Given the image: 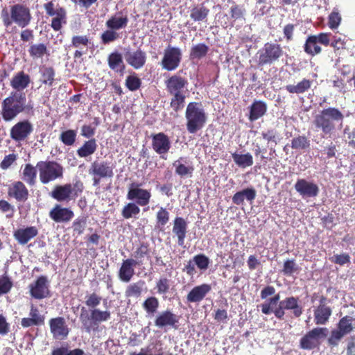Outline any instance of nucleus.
<instances>
[{"instance_id":"1","label":"nucleus","mask_w":355,"mask_h":355,"mask_svg":"<svg viewBox=\"0 0 355 355\" xmlns=\"http://www.w3.org/2000/svg\"><path fill=\"white\" fill-rule=\"evenodd\" d=\"M343 120L344 115L338 108L328 107L316 114L312 123L323 138H329L336 132L338 125L342 126Z\"/></svg>"},{"instance_id":"2","label":"nucleus","mask_w":355,"mask_h":355,"mask_svg":"<svg viewBox=\"0 0 355 355\" xmlns=\"http://www.w3.org/2000/svg\"><path fill=\"white\" fill-rule=\"evenodd\" d=\"M26 101L24 93L12 92L1 103V115L3 120L6 122L11 121L20 113L32 111L33 105Z\"/></svg>"},{"instance_id":"3","label":"nucleus","mask_w":355,"mask_h":355,"mask_svg":"<svg viewBox=\"0 0 355 355\" xmlns=\"http://www.w3.org/2000/svg\"><path fill=\"white\" fill-rule=\"evenodd\" d=\"M1 18L6 27H9L15 24L24 28L30 24L32 16L31 10L27 6L17 3L10 6V12L7 8H3L1 12Z\"/></svg>"},{"instance_id":"4","label":"nucleus","mask_w":355,"mask_h":355,"mask_svg":"<svg viewBox=\"0 0 355 355\" xmlns=\"http://www.w3.org/2000/svg\"><path fill=\"white\" fill-rule=\"evenodd\" d=\"M111 318V313L107 310L99 309H92L90 314L87 313L85 307L81 309L80 320L86 332L98 331L99 324L101 322L109 320Z\"/></svg>"},{"instance_id":"5","label":"nucleus","mask_w":355,"mask_h":355,"mask_svg":"<svg viewBox=\"0 0 355 355\" xmlns=\"http://www.w3.org/2000/svg\"><path fill=\"white\" fill-rule=\"evenodd\" d=\"M84 189L83 181L80 179H76L73 184L67 183L63 185H55L51 192V196L58 202H69L80 196Z\"/></svg>"},{"instance_id":"6","label":"nucleus","mask_w":355,"mask_h":355,"mask_svg":"<svg viewBox=\"0 0 355 355\" xmlns=\"http://www.w3.org/2000/svg\"><path fill=\"white\" fill-rule=\"evenodd\" d=\"M200 105V103L198 102H191L187 105L185 112L187 129L191 134L201 130L206 123L207 116Z\"/></svg>"},{"instance_id":"7","label":"nucleus","mask_w":355,"mask_h":355,"mask_svg":"<svg viewBox=\"0 0 355 355\" xmlns=\"http://www.w3.org/2000/svg\"><path fill=\"white\" fill-rule=\"evenodd\" d=\"M36 168L39 171L40 180L43 184L63 178L64 168L55 161H39L36 164Z\"/></svg>"},{"instance_id":"8","label":"nucleus","mask_w":355,"mask_h":355,"mask_svg":"<svg viewBox=\"0 0 355 355\" xmlns=\"http://www.w3.org/2000/svg\"><path fill=\"white\" fill-rule=\"evenodd\" d=\"M114 168V164L107 161H94L92 163L89 174L92 177L93 186H98L102 180L112 178Z\"/></svg>"},{"instance_id":"9","label":"nucleus","mask_w":355,"mask_h":355,"mask_svg":"<svg viewBox=\"0 0 355 355\" xmlns=\"http://www.w3.org/2000/svg\"><path fill=\"white\" fill-rule=\"evenodd\" d=\"M259 66L272 64L283 56L284 51L280 44L273 42H266L258 51Z\"/></svg>"},{"instance_id":"10","label":"nucleus","mask_w":355,"mask_h":355,"mask_svg":"<svg viewBox=\"0 0 355 355\" xmlns=\"http://www.w3.org/2000/svg\"><path fill=\"white\" fill-rule=\"evenodd\" d=\"M328 334L326 327H315L308 331L300 340V347L303 349L311 350L318 347L321 340Z\"/></svg>"},{"instance_id":"11","label":"nucleus","mask_w":355,"mask_h":355,"mask_svg":"<svg viewBox=\"0 0 355 355\" xmlns=\"http://www.w3.org/2000/svg\"><path fill=\"white\" fill-rule=\"evenodd\" d=\"M44 8L48 16L52 17L51 26L55 31L61 30L62 25L67 23V11L63 8L55 4L53 1H49L44 4Z\"/></svg>"},{"instance_id":"12","label":"nucleus","mask_w":355,"mask_h":355,"mask_svg":"<svg viewBox=\"0 0 355 355\" xmlns=\"http://www.w3.org/2000/svg\"><path fill=\"white\" fill-rule=\"evenodd\" d=\"M181 50L175 46L168 45L164 50L161 65L162 69L171 71L175 70L181 62Z\"/></svg>"},{"instance_id":"13","label":"nucleus","mask_w":355,"mask_h":355,"mask_svg":"<svg viewBox=\"0 0 355 355\" xmlns=\"http://www.w3.org/2000/svg\"><path fill=\"white\" fill-rule=\"evenodd\" d=\"M141 186V184L137 182L131 183L128 188L127 199L129 200H135L136 204L144 207L149 204L151 193L150 191L141 189L140 187Z\"/></svg>"},{"instance_id":"14","label":"nucleus","mask_w":355,"mask_h":355,"mask_svg":"<svg viewBox=\"0 0 355 355\" xmlns=\"http://www.w3.org/2000/svg\"><path fill=\"white\" fill-rule=\"evenodd\" d=\"M327 297L320 296L319 304L313 309L314 322L316 325L326 324L332 315V309L327 305Z\"/></svg>"},{"instance_id":"15","label":"nucleus","mask_w":355,"mask_h":355,"mask_svg":"<svg viewBox=\"0 0 355 355\" xmlns=\"http://www.w3.org/2000/svg\"><path fill=\"white\" fill-rule=\"evenodd\" d=\"M51 333L54 339L64 340L69 334V328L63 317H56L49 321Z\"/></svg>"},{"instance_id":"16","label":"nucleus","mask_w":355,"mask_h":355,"mask_svg":"<svg viewBox=\"0 0 355 355\" xmlns=\"http://www.w3.org/2000/svg\"><path fill=\"white\" fill-rule=\"evenodd\" d=\"M33 125L28 120L15 123L10 130V136L17 142L24 141L33 132Z\"/></svg>"},{"instance_id":"17","label":"nucleus","mask_w":355,"mask_h":355,"mask_svg":"<svg viewBox=\"0 0 355 355\" xmlns=\"http://www.w3.org/2000/svg\"><path fill=\"white\" fill-rule=\"evenodd\" d=\"M8 196L18 203H24L29 198V191L25 184L20 180L13 182L8 188Z\"/></svg>"},{"instance_id":"18","label":"nucleus","mask_w":355,"mask_h":355,"mask_svg":"<svg viewBox=\"0 0 355 355\" xmlns=\"http://www.w3.org/2000/svg\"><path fill=\"white\" fill-rule=\"evenodd\" d=\"M179 317L169 309L159 313L154 320L155 325L159 329L166 327L177 329Z\"/></svg>"},{"instance_id":"19","label":"nucleus","mask_w":355,"mask_h":355,"mask_svg":"<svg viewBox=\"0 0 355 355\" xmlns=\"http://www.w3.org/2000/svg\"><path fill=\"white\" fill-rule=\"evenodd\" d=\"M152 139V148L153 150L158 155H162L168 153L171 144L168 135L164 132H159L153 134ZM164 158L163 156H161Z\"/></svg>"},{"instance_id":"20","label":"nucleus","mask_w":355,"mask_h":355,"mask_svg":"<svg viewBox=\"0 0 355 355\" xmlns=\"http://www.w3.org/2000/svg\"><path fill=\"white\" fill-rule=\"evenodd\" d=\"M188 84L187 78L178 74L171 76L165 81L168 94L185 93Z\"/></svg>"},{"instance_id":"21","label":"nucleus","mask_w":355,"mask_h":355,"mask_svg":"<svg viewBox=\"0 0 355 355\" xmlns=\"http://www.w3.org/2000/svg\"><path fill=\"white\" fill-rule=\"evenodd\" d=\"M74 216L73 211L69 207H63L60 205L56 204L49 211V217L54 222L68 223Z\"/></svg>"},{"instance_id":"22","label":"nucleus","mask_w":355,"mask_h":355,"mask_svg":"<svg viewBox=\"0 0 355 355\" xmlns=\"http://www.w3.org/2000/svg\"><path fill=\"white\" fill-rule=\"evenodd\" d=\"M295 189L302 197H315L319 193L318 186L316 184L312 182H309L305 179H298L295 182Z\"/></svg>"},{"instance_id":"23","label":"nucleus","mask_w":355,"mask_h":355,"mask_svg":"<svg viewBox=\"0 0 355 355\" xmlns=\"http://www.w3.org/2000/svg\"><path fill=\"white\" fill-rule=\"evenodd\" d=\"M228 2L232 3L229 11L231 21H225L224 23L221 21L222 26L224 28L232 27L234 26V22L236 21H244L245 19L246 10L243 6L237 4L232 0H228Z\"/></svg>"},{"instance_id":"24","label":"nucleus","mask_w":355,"mask_h":355,"mask_svg":"<svg viewBox=\"0 0 355 355\" xmlns=\"http://www.w3.org/2000/svg\"><path fill=\"white\" fill-rule=\"evenodd\" d=\"M30 292L31 296L35 299L40 300L46 297L49 293L46 277L42 275L31 284Z\"/></svg>"},{"instance_id":"25","label":"nucleus","mask_w":355,"mask_h":355,"mask_svg":"<svg viewBox=\"0 0 355 355\" xmlns=\"http://www.w3.org/2000/svg\"><path fill=\"white\" fill-rule=\"evenodd\" d=\"M90 40L87 35H73L69 47L76 49L74 52V58H80L83 54L87 53Z\"/></svg>"},{"instance_id":"26","label":"nucleus","mask_w":355,"mask_h":355,"mask_svg":"<svg viewBox=\"0 0 355 355\" xmlns=\"http://www.w3.org/2000/svg\"><path fill=\"white\" fill-rule=\"evenodd\" d=\"M45 317L42 315L39 309L33 304L31 306L29 317L23 318L21 320V325L24 328L44 324Z\"/></svg>"},{"instance_id":"27","label":"nucleus","mask_w":355,"mask_h":355,"mask_svg":"<svg viewBox=\"0 0 355 355\" xmlns=\"http://www.w3.org/2000/svg\"><path fill=\"white\" fill-rule=\"evenodd\" d=\"M211 290V286L208 284L196 286L189 292L187 300L190 303H198L206 297Z\"/></svg>"},{"instance_id":"28","label":"nucleus","mask_w":355,"mask_h":355,"mask_svg":"<svg viewBox=\"0 0 355 355\" xmlns=\"http://www.w3.org/2000/svg\"><path fill=\"white\" fill-rule=\"evenodd\" d=\"M139 263L132 258L123 260L119 270V279L124 282H130L135 275V267Z\"/></svg>"},{"instance_id":"29","label":"nucleus","mask_w":355,"mask_h":355,"mask_svg":"<svg viewBox=\"0 0 355 355\" xmlns=\"http://www.w3.org/2000/svg\"><path fill=\"white\" fill-rule=\"evenodd\" d=\"M37 234V228L35 226H30L17 229L14 232L13 236L19 244L25 245Z\"/></svg>"},{"instance_id":"30","label":"nucleus","mask_w":355,"mask_h":355,"mask_svg":"<svg viewBox=\"0 0 355 355\" xmlns=\"http://www.w3.org/2000/svg\"><path fill=\"white\" fill-rule=\"evenodd\" d=\"M125 58L127 62L135 69L144 67L146 61V53L140 49L134 52H126Z\"/></svg>"},{"instance_id":"31","label":"nucleus","mask_w":355,"mask_h":355,"mask_svg":"<svg viewBox=\"0 0 355 355\" xmlns=\"http://www.w3.org/2000/svg\"><path fill=\"white\" fill-rule=\"evenodd\" d=\"M173 233L178 238V243L182 246L187 233V223L182 217H175L173 220Z\"/></svg>"},{"instance_id":"32","label":"nucleus","mask_w":355,"mask_h":355,"mask_svg":"<svg viewBox=\"0 0 355 355\" xmlns=\"http://www.w3.org/2000/svg\"><path fill=\"white\" fill-rule=\"evenodd\" d=\"M209 12L210 10L204 3H199L191 8L189 17L194 22H206Z\"/></svg>"},{"instance_id":"33","label":"nucleus","mask_w":355,"mask_h":355,"mask_svg":"<svg viewBox=\"0 0 355 355\" xmlns=\"http://www.w3.org/2000/svg\"><path fill=\"white\" fill-rule=\"evenodd\" d=\"M107 64L109 67L116 73L123 74L125 68V65L123 60L122 55L114 51L109 54L107 57Z\"/></svg>"},{"instance_id":"34","label":"nucleus","mask_w":355,"mask_h":355,"mask_svg":"<svg viewBox=\"0 0 355 355\" xmlns=\"http://www.w3.org/2000/svg\"><path fill=\"white\" fill-rule=\"evenodd\" d=\"M286 310H291L295 318H299L303 313V308L299 304V298L297 297H288L279 302Z\"/></svg>"},{"instance_id":"35","label":"nucleus","mask_w":355,"mask_h":355,"mask_svg":"<svg viewBox=\"0 0 355 355\" xmlns=\"http://www.w3.org/2000/svg\"><path fill=\"white\" fill-rule=\"evenodd\" d=\"M257 196L256 190L253 187L246 188L238 191L232 196V202L236 205H243L245 199L249 202H252Z\"/></svg>"},{"instance_id":"36","label":"nucleus","mask_w":355,"mask_h":355,"mask_svg":"<svg viewBox=\"0 0 355 355\" xmlns=\"http://www.w3.org/2000/svg\"><path fill=\"white\" fill-rule=\"evenodd\" d=\"M267 112V105L262 101H254L250 107L248 119L254 121L262 117Z\"/></svg>"},{"instance_id":"37","label":"nucleus","mask_w":355,"mask_h":355,"mask_svg":"<svg viewBox=\"0 0 355 355\" xmlns=\"http://www.w3.org/2000/svg\"><path fill=\"white\" fill-rule=\"evenodd\" d=\"M133 257L135 261L139 262L137 266H141L144 262L143 259L146 258L147 259H150V248L148 243H141L135 249L133 252Z\"/></svg>"},{"instance_id":"38","label":"nucleus","mask_w":355,"mask_h":355,"mask_svg":"<svg viewBox=\"0 0 355 355\" xmlns=\"http://www.w3.org/2000/svg\"><path fill=\"white\" fill-rule=\"evenodd\" d=\"M30 81V76L24 71H20L13 76L10 85L13 89L19 91L26 88Z\"/></svg>"},{"instance_id":"39","label":"nucleus","mask_w":355,"mask_h":355,"mask_svg":"<svg viewBox=\"0 0 355 355\" xmlns=\"http://www.w3.org/2000/svg\"><path fill=\"white\" fill-rule=\"evenodd\" d=\"M37 170L36 166L31 164H25L21 173L22 180L29 186H34L36 183Z\"/></svg>"},{"instance_id":"40","label":"nucleus","mask_w":355,"mask_h":355,"mask_svg":"<svg viewBox=\"0 0 355 355\" xmlns=\"http://www.w3.org/2000/svg\"><path fill=\"white\" fill-rule=\"evenodd\" d=\"M97 148L96 141L92 138L85 141L83 145L77 150V155L80 157H86L95 153Z\"/></svg>"},{"instance_id":"41","label":"nucleus","mask_w":355,"mask_h":355,"mask_svg":"<svg viewBox=\"0 0 355 355\" xmlns=\"http://www.w3.org/2000/svg\"><path fill=\"white\" fill-rule=\"evenodd\" d=\"M128 23V18L127 16L117 17L116 16L111 17L105 22V26L107 28L114 31L125 28Z\"/></svg>"},{"instance_id":"42","label":"nucleus","mask_w":355,"mask_h":355,"mask_svg":"<svg viewBox=\"0 0 355 355\" xmlns=\"http://www.w3.org/2000/svg\"><path fill=\"white\" fill-rule=\"evenodd\" d=\"M304 50L311 56H314L321 52L322 49L318 44L316 35H311L307 37L304 45Z\"/></svg>"},{"instance_id":"43","label":"nucleus","mask_w":355,"mask_h":355,"mask_svg":"<svg viewBox=\"0 0 355 355\" xmlns=\"http://www.w3.org/2000/svg\"><path fill=\"white\" fill-rule=\"evenodd\" d=\"M159 301L155 296L148 297L142 303V308L148 315H153L157 312Z\"/></svg>"},{"instance_id":"44","label":"nucleus","mask_w":355,"mask_h":355,"mask_svg":"<svg viewBox=\"0 0 355 355\" xmlns=\"http://www.w3.org/2000/svg\"><path fill=\"white\" fill-rule=\"evenodd\" d=\"M311 86V81L304 78L296 85H288L286 86V89L291 94H302L310 89Z\"/></svg>"},{"instance_id":"45","label":"nucleus","mask_w":355,"mask_h":355,"mask_svg":"<svg viewBox=\"0 0 355 355\" xmlns=\"http://www.w3.org/2000/svg\"><path fill=\"white\" fill-rule=\"evenodd\" d=\"M41 82L42 84L52 86L54 80L55 71L52 67H42L40 68Z\"/></svg>"},{"instance_id":"46","label":"nucleus","mask_w":355,"mask_h":355,"mask_svg":"<svg viewBox=\"0 0 355 355\" xmlns=\"http://www.w3.org/2000/svg\"><path fill=\"white\" fill-rule=\"evenodd\" d=\"M209 51V46L205 43H199L193 46L191 49L189 57L190 59L200 60L206 56Z\"/></svg>"},{"instance_id":"47","label":"nucleus","mask_w":355,"mask_h":355,"mask_svg":"<svg viewBox=\"0 0 355 355\" xmlns=\"http://www.w3.org/2000/svg\"><path fill=\"white\" fill-rule=\"evenodd\" d=\"M171 96L170 106L175 112L182 110L185 104V93L169 94Z\"/></svg>"},{"instance_id":"48","label":"nucleus","mask_w":355,"mask_h":355,"mask_svg":"<svg viewBox=\"0 0 355 355\" xmlns=\"http://www.w3.org/2000/svg\"><path fill=\"white\" fill-rule=\"evenodd\" d=\"M261 135L268 145L271 144L276 146L282 139L280 134L274 128H269L262 131Z\"/></svg>"},{"instance_id":"49","label":"nucleus","mask_w":355,"mask_h":355,"mask_svg":"<svg viewBox=\"0 0 355 355\" xmlns=\"http://www.w3.org/2000/svg\"><path fill=\"white\" fill-rule=\"evenodd\" d=\"M139 205L135 202H128L126 204L121 211V215L125 219H130L131 218H137V216L140 213V208Z\"/></svg>"},{"instance_id":"50","label":"nucleus","mask_w":355,"mask_h":355,"mask_svg":"<svg viewBox=\"0 0 355 355\" xmlns=\"http://www.w3.org/2000/svg\"><path fill=\"white\" fill-rule=\"evenodd\" d=\"M234 162L241 167L250 166L253 164V157L249 153L246 154L239 155L233 153L232 155Z\"/></svg>"},{"instance_id":"51","label":"nucleus","mask_w":355,"mask_h":355,"mask_svg":"<svg viewBox=\"0 0 355 355\" xmlns=\"http://www.w3.org/2000/svg\"><path fill=\"white\" fill-rule=\"evenodd\" d=\"M291 146L294 150H306L310 147V140L305 135H298L291 139Z\"/></svg>"},{"instance_id":"52","label":"nucleus","mask_w":355,"mask_h":355,"mask_svg":"<svg viewBox=\"0 0 355 355\" xmlns=\"http://www.w3.org/2000/svg\"><path fill=\"white\" fill-rule=\"evenodd\" d=\"M171 287V279L166 277H161L156 282L155 289L159 295H164L169 292Z\"/></svg>"},{"instance_id":"53","label":"nucleus","mask_w":355,"mask_h":355,"mask_svg":"<svg viewBox=\"0 0 355 355\" xmlns=\"http://www.w3.org/2000/svg\"><path fill=\"white\" fill-rule=\"evenodd\" d=\"M170 214L164 207H160L156 214V227H164L169 221Z\"/></svg>"},{"instance_id":"54","label":"nucleus","mask_w":355,"mask_h":355,"mask_svg":"<svg viewBox=\"0 0 355 355\" xmlns=\"http://www.w3.org/2000/svg\"><path fill=\"white\" fill-rule=\"evenodd\" d=\"M353 320L354 319L352 316L345 315L340 319L337 327L343 333L347 335L353 330Z\"/></svg>"},{"instance_id":"55","label":"nucleus","mask_w":355,"mask_h":355,"mask_svg":"<svg viewBox=\"0 0 355 355\" xmlns=\"http://www.w3.org/2000/svg\"><path fill=\"white\" fill-rule=\"evenodd\" d=\"M30 56L33 58H42L47 53V48L44 44H36L30 46L28 49Z\"/></svg>"},{"instance_id":"56","label":"nucleus","mask_w":355,"mask_h":355,"mask_svg":"<svg viewBox=\"0 0 355 355\" xmlns=\"http://www.w3.org/2000/svg\"><path fill=\"white\" fill-rule=\"evenodd\" d=\"M183 158L180 157L179 159L176 160L173 165L175 167V173L180 176H186L187 175H191L194 168L192 166H185L180 163V160Z\"/></svg>"},{"instance_id":"57","label":"nucleus","mask_w":355,"mask_h":355,"mask_svg":"<svg viewBox=\"0 0 355 355\" xmlns=\"http://www.w3.org/2000/svg\"><path fill=\"white\" fill-rule=\"evenodd\" d=\"M144 282H139L137 283H133L128 286L126 288L125 295L127 297H138L141 295L142 292L141 286Z\"/></svg>"},{"instance_id":"58","label":"nucleus","mask_w":355,"mask_h":355,"mask_svg":"<svg viewBox=\"0 0 355 355\" xmlns=\"http://www.w3.org/2000/svg\"><path fill=\"white\" fill-rule=\"evenodd\" d=\"M76 139V132L74 130H67L60 135V141L66 146H72Z\"/></svg>"},{"instance_id":"59","label":"nucleus","mask_w":355,"mask_h":355,"mask_svg":"<svg viewBox=\"0 0 355 355\" xmlns=\"http://www.w3.org/2000/svg\"><path fill=\"white\" fill-rule=\"evenodd\" d=\"M126 87L131 92L139 89L141 85V80L135 74L127 76L125 83Z\"/></svg>"},{"instance_id":"60","label":"nucleus","mask_w":355,"mask_h":355,"mask_svg":"<svg viewBox=\"0 0 355 355\" xmlns=\"http://www.w3.org/2000/svg\"><path fill=\"white\" fill-rule=\"evenodd\" d=\"M0 212L6 214L7 218H11L14 216L15 208L8 201L1 199L0 200Z\"/></svg>"},{"instance_id":"61","label":"nucleus","mask_w":355,"mask_h":355,"mask_svg":"<svg viewBox=\"0 0 355 355\" xmlns=\"http://www.w3.org/2000/svg\"><path fill=\"white\" fill-rule=\"evenodd\" d=\"M17 158V154L14 153L6 155L0 162V168L3 171L8 170L16 163Z\"/></svg>"},{"instance_id":"62","label":"nucleus","mask_w":355,"mask_h":355,"mask_svg":"<svg viewBox=\"0 0 355 355\" xmlns=\"http://www.w3.org/2000/svg\"><path fill=\"white\" fill-rule=\"evenodd\" d=\"M298 266L295 259H287L284 262L282 273L286 276H291L298 270Z\"/></svg>"},{"instance_id":"63","label":"nucleus","mask_w":355,"mask_h":355,"mask_svg":"<svg viewBox=\"0 0 355 355\" xmlns=\"http://www.w3.org/2000/svg\"><path fill=\"white\" fill-rule=\"evenodd\" d=\"M87 224V218L85 216L78 217L72 223L73 232L78 235L84 232Z\"/></svg>"},{"instance_id":"64","label":"nucleus","mask_w":355,"mask_h":355,"mask_svg":"<svg viewBox=\"0 0 355 355\" xmlns=\"http://www.w3.org/2000/svg\"><path fill=\"white\" fill-rule=\"evenodd\" d=\"M101 300L102 297L94 292L86 295L85 304L89 308L96 309L101 304Z\"/></svg>"}]
</instances>
